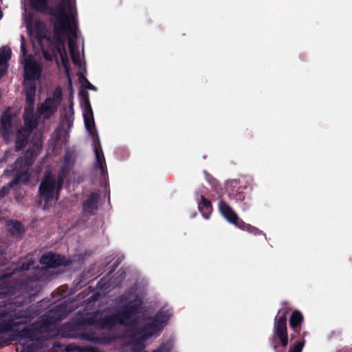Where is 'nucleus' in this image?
<instances>
[{
	"mask_svg": "<svg viewBox=\"0 0 352 352\" xmlns=\"http://www.w3.org/2000/svg\"><path fill=\"white\" fill-rule=\"evenodd\" d=\"M49 0H30V6L32 10L45 15H49L56 20L54 23V35L64 36L67 34L76 38V34L73 30L69 19L76 23L74 16L75 10H71V12L64 9L61 5L55 7L48 4Z\"/></svg>",
	"mask_w": 352,
	"mask_h": 352,
	"instance_id": "obj_1",
	"label": "nucleus"
},
{
	"mask_svg": "<svg viewBox=\"0 0 352 352\" xmlns=\"http://www.w3.org/2000/svg\"><path fill=\"white\" fill-rule=\"evenodd\" d=\"M102 318L96 319L94 316L87 317L82 319H77L73 322L63 324L60 328V333L67 338H78L82 340H87L94 344H107L116 340V337L111 336H98L93 331H85L76 333V331L84 329L86 326H97L100 329H111L109 327L102 326L101 320Z\"/></svg>",
	"mask_w": 352,
	"mask_h": 352,
	"instance_id": "obj_2",
	"label": "nucleus"
},
{
	"mask_svg": "<svg viewBox=\"0 0 352 352\" xmlns=\"http://www.w3.org/2000/svg\"><path fill=\"white\" fill-rule=\"evenodd\" d=\"M143 302L140 298L130 300L120 307L116 313L107 315L101 320L102 326L114 327L116 325L124 326L126 331L131 335L138 333V320L133 316L140 314L142 309Z\"/></svg>",
	"mask_w": 352,
	"mask_h": 352,
	"instance_id": "obj_3",
	"label": "nucleus"
},
{
	"mask_svg": "<svg viewBox=\"0 0 352 352\" xmlns=\"http://www.w3.org/2000/svg\"><path fill=\"white\" fill-rule=\"evenodd\" d=\"M36 89V86L33 82L26 86L25 105L23 113L24 126L21 127L16 133L15 150L17 151L27 145L32 131L38 124L34 113Z\"/></svg>",
	"mask_w": 352,
	"mask_h": 352,
	"instance_id": "obj_4",
	"label": "nucleus"
},
{
	"mask_svg": "<svg viewBox=\"0 0 352 352\" xmlns=\"http://www.w3.org/2000/svg\"><path fill=\"white\" fill-rule=\"evenodd\" d=\"M42 149V142L36 141L32 143L31 148H28L24 155L19 157L15 162L14 170L15 175L12 180L9 183L8 187L3 186L0 190V198L4 197L8 194L10 188H13L19 183H27L31 174L30 168L34 164L36 157L39 155Z\"/></svg>",
	"mask_w": 352,
	"mask_h": 352,
	"instance_id": "obj_5",
	"label": "nucleus"
},
{
	"mask_svg": "<svg viewBox=\"0 0 352 352\" xmlns=\"http://www.w3.org/2000/svg\"><path fill=\"white\" fill-rule=\"evenodd\" d=\"M64 180L62 177L54 175L51 171H47L38 186V201L43 204V209L52 206L60 199Z\"/></svg>",
	"mask_w": 352,
	"mask_h": 352,
	"instance_id": "obj_6",
	"label": "nucleus"
},
{
	"mask_svg": "<svg viewBox=\"0 0 352 352\" xmlns=\"http://www.w3.org/2000/svg\"><path fill=\"white\" fill-rule=\"evenodd\" d=\"M83 118L86 129L93 140L94 151L96 158L94 167L100 170L101 178L105 180L108 177L107 168L99 136L96 129L94 113L90 101H87L84 104Z\"/></svg>",
	"mask_w": 352,
	"mask_h": 352,
	"instance_id": "obj_7",
	"label": "nucleus"
},
{
	"mask_svg": "<svg viewBox=\"0 0 352 352\" xmlns=\"http://www.w3.org/2000/svg\"><path fill=\"white\" fill-rule=\"evenodd\" d=\"M291 308L286 307L278 311V316L274 318L272 335L269 339L270 346L274 352H284L280 348L285 349L289 343L288 331L287 327V315Z\"/></svg>",
	"mask_w": 352,
	"mask_h": 352,
	"instance_id": "obj_8",
	"label": "nucleus"
},
{
	"mask_svg": "<svg viewBox=\"0 0 352 352\" xmlns=\"http://www.w3.org/2000/svg\"><path fill=\"white\" fill-rule=\"evenodd\" d=\"M10 340L19 341L20 343L22 342H34L37 340H42L40 331L35 328L33 325L28 327H25L21 330L14 329V333L10 336Z\"/></svg>",
	"mask_w": 352,
	"mask_h": 352,
	"instance_id": "obj_9",
	"label": "nucleus"
},
{
	"mask_svg": "<svg viewBox=\"0 0 352 352\" xmlns=\"http://www.w3.org/2000/svg\"><path fill=\"white\" fill-rule=\"evenodd\" d=\"M40 263L49 268H56L60 266H69L72 261L64 256L52 252L43 254L40 258Z\"/></svg>",
	"mask_w": 352,
	"mask_h": 352,
	"instance_id": "obj_10",
	"label": "nucleus"
},
{
	"mask_svg": "<svg viewBox=\"0 0 352 352\" xmlns=\"http://www.w3.org/2000/svg\"><path fill=\"white\" fill-rule=\"evenodd\" d=\"M12 119L13 116L10 109L6 110L0 118V133L5 141L10 140L12 135Z\"/></svg>",
	"mask_w": 352,
	"mask_h": 352,
	"instance_id": "obj_11",
	"label": "nucleus"
},
{
	"mask_svg": "<svg viewBox=\"0 0 352 352\" xmlns=\"http://www.w3.org/2000/svg\"><path fill=\"white\" fill-rule=\"evenodd\" d=\"M21 316H15L14 318L10 317L8 320L0 321V345H3L10 342V338H5L2 334L6 333H14V328L18 327L21 322H16V319L20 318Z\"/></svg>",
	"mask_w": 352,
	"mask_h": 352,
	"instance_id": "obj_12",
	"label": "nucleus"
},
{
	"mask_svg": "<svg viewBox=\"0 0 352 352\" xmlns=\"http://www.w3.org/2000/svg\"><path fill=\"white\" fill-rule=\"evenodd\" d=\"M100 199V195L98 192H92L84 201L82 210L87 215H94L98 210V204Z\"/></svg>",
	"mask_w": 352,
	"mask_h": 352,
	"instance_id": "obj_13",
	"label": "nucleus"
},
{
	"mask_svg": "<svg viewBox=\"0 0 352 352\" xmlns=\"http://www.w3.org/2000/svg\"><path fill=\"white\" fill-rule=\"evenodd\" d=\"M52 46L53 47V51H52L53 54H55V52H56V54L60 55V59H61V63H62V65L65 69V74L69 80V82H71V77H70L71 67H70V64H69V58L67 56L65 47H63V46L55 45V44H54V45H52Z\"/></svg>",
	"mask_w": 352,
	"mask_h": 352,
	"instance_id": "obj_14",
	"label": "nucleus"
},
{
	"mask_svg": "<svg viewBox=\"0 0 352 352\" xmlns=\"http://www.w3.org/2000/svg\"><path fill=\"white\" fill-rule=\"evenodd\" d=\"M24 78L27 80H32L27 82L25 85V91L26 90V86L30 83H35L34 80L38 78L41 73L40 68L35 63H29L25 64L24 67Z\"/></svg>",
	"mask_w": 352,
	"mask_h": 352,
	"instance_id": "obj_15",
	"label": "nucleus"
},
{
	"mask_svg": "<svg viewBox=\"0 0 352 352\" xmlns=\"http://www.w3.org/2000/svg\"><path fill=\"white\" fill-rule=\"evenodd\" d=\"M162 329V326L153 318L152 321L146 323L143 327L140 328L138 333H142L146 338H150L153 336L159 335Z\"/></svg>",
	"mask_w": 352,
	"mask_h": 352,
	"instance_id": "obj_16",
	"label": "nucleus"
},
{
	"mask_svg": "<svg viewBox=\"0 0 352 352\" xmlns=\"http://www.w3.org/2000/svg\"><path fill=\"white\" fill-rule=\"evenodd\" d=\"M218 208L220 213L230 223H234L237 221V214L224 200L221 199L219 201Z\"/></svg>",
	"mask_w": 352,
	"mask_h": 352,
	"instance_id": "obj_17",
	"label": "nucleus"
},
{
	"mask_svg": "<svg viewBox=\"0 0 352 352\" xmlns=\"http://www.w3.org/2000/svg\"><path fill=\"white\" fill-rule=\"evenodd\" d=\"M75 164V159L72 155L67 152L63 157V164L60 170L58 173V177H62V179L65 181L66 175L68 174L70 170L73 168Z\"/></svg>",
	"mask_w": 352,
	"mask_h": 352,
	"instance_id": "obj_18",
	"label": "nucleus"
},
{
	"mask_svg": "<svg viewBox=\"0 0 352 352\" xmlns=\"http://www.w3.org/2000/svg\"><path fill=\"white\" fill-rule=\"evenodd\" d=\"M303 322L304 316L300 311L294 310L292 311L289 319V324L292 330L300 335Z\"/></svg>",
	"mask_w": 352,
	"mask_h": 352,
	"instance_id": "obj_19",
	"label": "nucleus"
},
{
	"mask_svg": "<svg viewBox=\"0 0 352 352\" xmlns=\"http://www.w3.org/2000/svg\"><path fill=\"white\" fill-rule=\"evenodd\" d=\"M67 314V306L63 304H60L55 306L53 309L49 311L47 314V319L50 322H55L63 319Z\"/></svg>",
	"mask_w": 352,
	"mask_h": 352,
	"instance_id": "obj_20",
	"label": "nucleus"
},
{
	"mask_svg": "<svg viewBox=\"0 0 352 352\" xmlns=\"http://www.w3.org/2000/svg\"><path fill=\"white\" fill-rule=\"evenodd\" d=\"M198 208L204 218L209 219L212 211V206L211 201L204 195H201V200L198 202Z\"/></svg>",
	"mask_w": 352,
	"mask_h": 352,
	"instance_id": "obj_21",
	"label": "nucleus"
},
{
	"mask_svg": "<svg viewBox=\"0 0 352 352\" xmlns=\"http://www.w3.org/2000/svg\"><path fill=\"white\" fill-rule=\"evenodd\" d=\"M58 106V105H57L53 100H51V98H47L41 107V113L44 114L46 117H48L56 111Z\"/></svg>",
	"mask_w": 352,
	"mask_h": 352,
	"instance_id": "obj_22",
	"label": "nucleus"
},
{
	"mask_svg": "<svg viewBox=\"0 0 352 352\" xmlns=\"http://www.w3.org/2000/svg\"><path fill=\"white\" fill-rule=\"evenodd\" d=\"M21 350L20 352H35L36 350L43 348L42 340H37L34 342H21Z\"/></svg>",
	"mask_w": 352,
	"mask_h": 352,
	"instance_id": "obj_23",
	"label": "nucleus"
},
{
	"mask_svg": "<svg viewBox=\"0 0 352 352\" xmlns=\"http://www.w3.org/2000/svg\"><path fill=\"white\" fill-rule=\"evenodd\" d=\"M247 188L245 186H239L236 190L232 189L231 192L228 193L229 198L234 199L236 201H243L245 198L244 190Z\"/></svg>",
	"mask_w": 352,
	"mask_h": 352,
	"instance_id": "obj_24",
	"label": "nucleus"
},
{
	"mask_svg": "<svg viewBox=\"0 0 352 352\" xmlns=\"http://www.w3.org/2000/svg\"><path fill=\"white\" fill-rule=\"evenodd\" d=\"M12 52L8 47H1L0 48V66L7 65L8 62L11 58Z\"/></svg>",
	"mask_w": 352,
	"mask_h": 352,
	"instance_id": "obj_25",
	"label": "nucleus"
},
{
	"mask_svg": "<svg viewBox=\"0 0 352 352\" xmlns=\"http://www.w3.org/2000/svg\"><path fill=\"white\" fill-rule=\"evenodd\" d=\"M170 316L171 314L168 310L161 309L157 311L154 319L162 326L163 324L166 323L169 320Z\"/></svg>",
	"mask_w": 352,
	"mask_h": 352,
	"instance_id": "obj_26",
	"label": "nucleus"
},
{
	"mask_svg": "<svg viewBox=\"0 0 352 352\" xmlns=\"http://www.w3.org/2000/svg\"><path fill=\"white\" fill-rule=\"evenodd\" d=\"M305 344V340H300L290 346L288 352H302Z\"/></svg>",
	"mask_w": 352,
	"mask_h": 352,
	"instance_id": "obj_27",
	"label": "nucleus"
},
{
	"mask_svg": "<svg viewBox=\"0 0 352 352\" xmlns=\"http://www.w3.org/2000/svg\"><path fill=\"white\" fill-rule=\"evenodd\" d=\"M48 42L51 45H58L63 47H65V41L63 36L54 35L53 38H48Z\"/></svg>",
	"mask_w": 352,
	"mask_h": 352,
	"instance_id": "obj_28",
	"label": "nucleus"
},
{
	"mask_svg": "<svg viewBox=\"0 0 352 352\" xmlns=\"http://www.w3.org/2000/svg\"><path fill=\"white\" fill-rule=\"evenodd\" d=\"M75 0H60L57 5H61L64 9L68 10L71 12V10H75Z\"/></svg>",
	"mask_w": 352,
	"mask_h": 352,
	"instance_id": "obj_29",
	"label": "nucleus"
},
{
	"mask_svg": "<svg viewBox=\"0 0 352 352\" xmlns=\"http://www.w3.org/2000/svg\"><path fill=\"white\" fill-rule=\"evenodd\" d=\"M34 28L35 34L47 31L45 24L41 20H35L34 23Z\"/></svg>",
	"mask_w": 352,
	"mask_h": 352,
	"instance_id": "obj_30",
	"label": "nucleus"
},
{
	"mask_svg": "<svg viewBox=\"0 0 352 352\" xmlns=\"http://www.w3.org/2000/svg\"><path fill=\"white\" fill-rule=\"evenodd\" d=\"M35 37L37 41V43L40 45L41 48L43 47V41L47 40L48 41V38H51L50 36H47V31L38 33L35 34Z\"/></svg>",
	"mask_w": 352,
	"mask_h": 352,
	"instance_id": "obj_31",
	"label": "nucleus"
},
{
	"mask_svg": "<svg viewBox=\"0 0 352 352\" xmlns=\"http://www.w3.org/2000/svg\"><path fill=\"white\" fill-rule=\"evenodd\" d=\"M38 285V283L37 280H30L27 283H25V287L27 289H29L30 287H36V289L35 291H34V289H32L30 293V296L31 295H35L36 293H37L38 291H39V289H37V286Z\"/></svg>",
	"mask_w": 352,
	"mask_h": 352,
	"instance_id": "obj_32",
	"label": "nucleus"
},
{
	"mask_svg": "<svg viewBox=\"0 0 352 352\" xmlns=\"http://www.w3.org/2000/svg\"><path fill=\"white\" fill-rule=\"evenodd\" d=\"M57 105L60 104L62 100V91L60 88H56L53 93V98H51Z\"/></svg>",
	"mask_w": 352,
	"mask_h": 352,
	"instance_id": "obj_33",
	"label": "nucleus"
},
{
	"mask_svg": "<svg viewBox=\"0 0 352 352\" xmlns=\"http://www.w3.org/2000/svg\"><path fill=\"white\" fill-rule=\"evenodd\" d=\"M171 344L170 342H164L160 344L158 349L154 350L153 352H170Z\"/></svg>",
	"mask_w": 352,
	"mask_h": 352,
	"instance_id": "obj_34",
	"label": "nucleus"
},
{
	"mask_svg": "<svg viewBox=\"0 0 352 352\" xmlns=\"http://www.w3.org/2000/svg\"><path fill=\"white\" fill-rule=\"evenodd\" d=\"M247 232H248L250 234H252L254 235H264L265 236V234L263 233L262 230H260L258 228L249 225L248 228H247Z\"/></svg>",
	"mask_w": 352,
	"mask_h": 352,
	"instance_id": "obj_35",
	"label": "nucleus"
},
{
	"mask_svg": "<svg viewBox=\"0 0 352 352\" xmlns=\"http://www.w3.org/2000/svg\"><path fill=\"white\" fill-rule=\"evenodd\" d=\"M232 224L235 225L239 228L243 230H247V228H248L250 224H248L245 223L243 221L239 219V217H237V221H236L234 223H232Z\"/></svg>",
	"mask_w": 352,
	"mask_h": 352,
	"instance_id": "obj_36",
	"label": "nucleus"
},
{
	"mask_svg": "<svg viewBox=\"0 0 352 352\" xmlns=\"http://www.w3.org/2000/svg\"><path fill=\"white\" fill-rule=\"evenodd\" d=\"M71 58L74 64L80 67L81 63L80 60V56L78 52L70 53Z\"/></svg>",
	"mask_w": 352,
	"mask_h": 352,
	"instance_id": "obj_37",
	"label": "nucleus"
},
{
	"mask_svg": "<svg viewBox=\"0 0 352 352\" xmlns=\"http://www.w3.org/2000/svg\"><path fill=\"white\" fill-rule=\"evenodd\" d=\"M42 53H43L44 58L48 61H52L53 60V57L54 56L56 57V54H52L50 52H49L47 50H44V49L42 50Z\"/></svg>",
	"mask_w": 352,
	"mask_h": 352,
	"instance_id": "obj_38",
	"label": "nucleus"
},
{
	"mask_svg": "<svg viewBox=\"0 0 352 352\" xmlns=\"http://www.w3.org/2000/svg\"><path fill=\"white\" fill-rule=\"evenodd\" d=\"M76 42L74 39L69 38L68 40V47H69V54L75 52L76 48Z\"/></svg>",
	"mask_w": 352,
	"mask_h": 352,
	"instance_id": "obj_39",
	"label": "nucleus"
},
{
	"mask_svg": "<svg viewBox=\"0 0 352 352\" xmlns=\"http://www.w3.org/2000/svg\"><path fill=\"white\" fill-rule=\"evenodd\" d=\"M79 96L81 99L84 101V103L87 101H89V93L85 90H80L79 92Z\"/></svg>",
	"mask_w": 352,
	"mask_h": 352,
	"instance_id": "obj_40",
	"label": "nucleus"
},
{
	"mask_svg": "<svg viewBox=\"0 0 352 352\" xmlns=\"http://www.w3.org/2000/svg\"><path fill=\"white\" fill-rule=\"evenodd\" d=\"M32 261H29V262H26V263H23L20 267V270L21 271H27L28 270L30 267L32 266Z\"/></svg>",
	"mask_w": 352,
	"mask_h": 352,
	"instance_id": "obj_41",
	"label": "nucleus"
},
{
	"mask_svg": "<svg viewBox=\"0 0 352 352\" xmlns=\"http://www.w3.org/2000/svg\"><path fill=\"white\" fill-rule=\"evenodd\" d=\"M78 80L80 83H87V82H89L88 79L85 76V75L82 72H79L78 74Z\"/></svg>",
	"mask_w": 352,
	"mask_h": 352,
	"instance_id": "obj_42",
	"label": "nucleus"
},
{
	"mask_svg": "<svg viewBox=\"0 0 352 352\" xmlns=\"http://www.w3.org/2000/svg\"><path fill=\"white\" fill-rule=\"evenodd\" d=\"M80 352H98V350L94 347H84L79 349Z\"/></svg>",
	"mask_w": 352,
	"mask_h": 352,
	"instance_id": "obj_43",
	"label": "nucleus"
},
{
	"mask_svg": "<svg viewBox=\"0 0 352 352\" xmlns=\"http://www.w3.org/2000/svg\"><path fill=\"white\" fill-rule=\"evenodd\" d=\"M21 51L23 53V54L25 55L26 54V49H25V38H24L23 36H21Z\"/></svg>",
	"mask_w": 352,
	"mask_h": 352,
	"instance_id": "obj_44",
	"label": "nucleus"
},
{
	"mask_svg": "<svg viewBox=\"0 0 352 352\" xmlns=\"http://www.w3.org/2000/svg\"><path fill=\"white\" fill-rule=\"evenodd\" d=\"M73 114H74V112H72L71 113H66L64 116L65 120L68 122L69 126H70V122H72V118Z\"/></svg>",
	"mask_w": 352,
	"mask_h": 352,
	"instance_id": "obj_45",
	"label": "nucleus"
},
{
	"mask_svg": "<svg viewBox=\"0 0 352 352\" xmlns=\"http://www.w3.org/2000/svg\"><path fill=\"white\" fill-rule=\"evenodd\" d=\"M12 228L16 231H19L21 228V223L18 221H15L12 223Z\"/></svg>",
	"mask_w": 352,
	"mask_h": 352,
	"instance_id": "obj_46",
	"label": "nucleus"
},
{
	"mask_svg": "<svg viewBox=\"0 0 352 352\" xmlns=\"http://www.w3.org/2000/svg\"><path fill=\"white\" fill-rule=\"evenodd\" d=\"M337 352H352V348L349 346H344L340 349L339 351H338Z\"/></svg>",
	"mask_w": 352,
	"mask_h": 352,
	"instance_id": "obj_47",
	"label": "nucleus"
},
{
	"mask_svg": "<svg viewBox=\"0 0 352 352\" xmlns=\"http://www.w3.org/2000/svg\"><path fill=\"white\" fill-rule=\"evenodd\" d=\"M86 88L91 90H96V87L90 83V82H87Z\"/></svg>",
	"mask_w": 352,
	"mask_h": 352,
	"instance_id": "obj_48",
	"label": "nucleus"
},
{
	"mask_svg": "<svg viewBox=\"0 0 352 352\" xmlns=\"http://www.w3.org/2000/svg\"><path fill=\"white\" fill-rule=\"evenodd\" d=\"M12 292V289L10 287L6 288V290L2 292H0L1 294L8 295Z\"/></svg>",
	"mask_w": 352,
	"mask_h": 352,
	"instance_id": "obj_49",
	"label": "nucleus"
},
{
	"mask_svg": "<svg viewBox=\"0 0 352 352\" xmlns=\"http://www.w3.org/2000/svg\"><path fill=\"white\" fill-rule=\"evenodd\" d=\"M6 74L5 69H0V78H2Z\"/></svg>",
	"mask_w": 352,
	"mask_h": 352,
	"instance_id": "obj_50",
	"label": "nucleus"
},
{
	"mask_svg": "<svg viewBox=\"0 0 352 352\" xmlns=\"http://www.w3.org/2000/svg\"><path fill=\"white\" fill-rule=\"evenodd\" d=\"M69 110H70L71 113L73 112V102L72 101L70 102Z\"/></svg>",
	"mask_w": 352,
	"mask_h": 352,
	"instance_id": "obj_51",
	"label": "nucleus"
},
{
	"mask_svg": "<svg viewBox=\"0 0 352 352\" xmlns=\"http://www.w3.org/2000/svg\"><path fill=\"white\" fill-rule=\"evenodd\" d=\"M307 336V332L306 331H304L301 335H300V337H301V340L304 339L305 340V337Z\"/></svg>",
	"mask_w": 352,
	"mask_h": 352,
	"instance_id": "obj_52",
	"label": "nucleus"
},
{
	"mask_svg": "<svg viewBox=\"0 0 352 352\" xmlns=\"http://www.w3.org/2000/svg\"><path fill=\"white\" fill-rule=\"evenodd\" d=\"M118 264H114L113 267H112V270H111L110 272H113L116 270V268L118 266Z\"/></svg>",
	"mask_w": 352,
	"mask_h": 352,
	"instance_id": "obj_53",
	"label": "nucleus"
},
{
	"mask_svg": "<svg viewBox=\"0 0 352 352\" xmlns=\"http://www.w3.org/2000/svg\"><path fill=\"white\" fill-rule=\"evenodd\" d=\"M66 350L68 351H71L72 350L71 346H67V348H66Z\"/></svg>",
	"mask_w": 352,
	"mask_h": 352,
	"instance_id": "obj_54",
	"label": "nucleus"
},
{
	"mask_svg": "<svg viewBox=\"0 0 352 352\" xmlns=\"http://www.w3.org/2000/svg\"><path fill=\"white\" fill-rule=\"evenodd\" d=\"M290 336H291V339H294V335L293 333H292V334L290 335Z\"/></svg>",
	"mask_w": 352,
	"mask_h": 352,
	"instance_id": "obj_55",
	"label": "nucleus"
},
{
	"mask_svg": "<svg viewBox=\"0 0 352 352\" xmlns=\"http://www.w3.org/2000/svg\"><path fill=\"white\" fill-rule=\"evenodd\" d=\"M56 63L58 65L59 62H58V59H56Z\"/></svg>",
	"mask_w": 352,
	"mask_h": 352,
	"instance_id": "obj_56",
	"label": "nucleus"
}]
</instances>
